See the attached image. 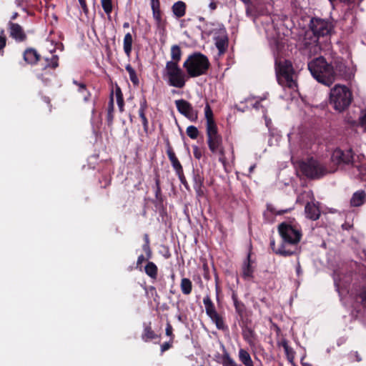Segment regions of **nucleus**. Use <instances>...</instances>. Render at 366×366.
Segmentation results:
<instances>
[{
	"label": "nucleus",
	"mask_w": 366,
	"mask_h": 366,
	"mask_svg": "<svg viewBox=\"0 0 366 366\" xmlns=\"http://www.w3.org/2000/svg\"><path fill=\"white\" fill-rule=\"evenodd\" d=\"M354 154L352 149L342 150L336 149L331 156V161L336 165L350 164L353 163Z\"/></svg>",
	"instance_id": "nucleus-9"
},
{
	"label": "nucleus",
	"mask_w": 366,
	"mask_h": 366,
	"mask_svg": "<svg viewBox=\"0 0 366 366\" xmlns=\"http://www.w3.org/2000/svg\"><path fill=\"white\" fill-rule=\"evenodd\" d=\"M4 30L1 31V35H0V50L4 49L6 46V37L4 35Z\"/></svg>",
	"instance_id": "nucleus-43"
},
{
	"label": "nucleus",
	"mask_w": 366,
	"mask_h": 366,
	"mask_svg": "<svg viewBox=\"0 0 366 366\" xmlns=\"http://www.w3.org/2000/svg\"><path fill=\"white\" fill-rule=\"evenodd\" d=\"M298 167L300 171L305 176L310 178H319L327 173L336 171L335 168L327 170L314 159H310L307 161H301L298 163Z\"/></svg>",
	"instance_id": "nucleus-8"
},
{
	"label": "nucleus",
	"mask_w": 366,
	"mask_h": 366,
	"mask_svg": "<svg viewBox=\"0 0 366 366\" xmlns=\"http://www.w3.org/2000/svg\"><path fill=\"white\" fill-rule=\"evenodd\" d=\"M177 110L192 122H196L198 119V112L194 109L190 103L184 99L175 101Z\"/></svg>",
	"instance_id": "nucleus-10"
},
{
	"label": "nucleus",
	"mask_w": 366,
	"mask_h": 366,
	"mask_svg": "<svg viewBox=\"0 0 366 366\" xmlns=\"http://www.w3.org/2000/svg\"><path fill=\"white\" fill-rule=\"evenodd\" d=\"M24 59L29 64H36L39 59V55L35 49H28L24 53Z\"/></svg>",
	"instance_id": "nucleus-21"
},
{
	"label": "nucleus",
	"mask_w": 366,
	"mask_h": 366,
	"mask_svg": "<svg viewBox=\"0 0 366 366\" xmlns=\"http://www.w3.org/2000/svg\"><path fill=\"white\" fill-rule=\"evenodd\" d=\"M222 365L223 366H239L227 352L222 357Z\"/></svg>",
	"instance_id": "nucleus-30"
},
{
	"label": "nucleus",
	"mask_w": 366,
	"mask_h": 366,
	"mask_svg": "<svg viewBox=\"0 0 366 366\" xmlns=\"http://www.w3.org/2000/svg\"><path fill=\"white\" fill-rule=\"evenodd\" d=\"M172 325H170V323L168 322L167 323V327H166V330H165V332H166V335L167 336H172Z\"/></svg>",
	"instance_id": "nucleus-46"
},
{
	"label": "nucleus",
	"mask_w": 366,
	"mask_h": 366,
	"mask_svg": "<svg viewBox=\"0 0 366 366\" xmlns=\"http://www.w3.org/2000/svg\"><path fill=\"white\" fill-rule=\"evenodd\" d=\"M308 69L313 77L322 84L330 86L335 80V71L332 66L328 64L322 56L310 61Z\"/></svg>",
	"instance_id": "nucleus-2"
},
{
	"label": "nucleus",
	"mask_w": 366,
	"mask_h": 366,
	"mask_svg": "<svg viewBox=\"0 0 366 366\" xmlns=\"http://www.w3.org/2000/svg\"><path fill=\"white\" fill-rule=\"evenodd\" d=\"M172 11L177 18L182 17L185 14L186 5L183 1H179L172 6Z\"/></svg>",
	"instance_id": "nucleus-23"
},
{
	"label": "nucleus",
	"mask_w": 366,
	"mask_h": 366,
	"mask_svg": "<svg viewBox=\"0 0 366 366\" xmlns=\"http://www.w3.org/2000/svg\"><path fill=\"white\" fill-rule=\"evenodd\" d=\"M276 76L280 84L291 89L297 87V76L292 63L287 60L276 61Z\"/></svg>",
	"instance_id": "nucleus-5"
},
{
	"label": "nucleus",
	"mask_w": 366,
	"mask_h": 366,
	"mask_svg": "<svg viewBox=\"0 0 366 366\" xmlns=\"http://www.w3.org/2000/svg\"><path fill=\"white\" fill-rule=\"evenodd\" d=\"M361 122L366 127V114L362 117Z\"/></svg>",
	"instance_id": "nucleus-52"
},
{
	"label": "nucleus",
	"mask_w": 366,
	"mask_h": 366,
	"mask_svg": "<svg viewBox=\"0 0 366 366\" xmlns=\"http://www.w3.org/2000/svg\"><path fill=\"white\" fill-rule=\"evenodd\" d=\"M16 16H17V14H16H16H14L13 15V16H12V19H14L16 17Z\"/></svg>",
	"instance_id": "nucleus-57"
},
{
	"label": "nucleus",
	"mask_w": 366,
	"mask_h": 366,
	"mask_svg": "<svg viewBox=\"0 0 366 366\" xmlns=\"http://www.w3.org/2000/svg\"><path fill=\"white\" fill-rule=\"evenodd\" d=\"M215 154H219V161L223 164L224 167L226 166V164H227V159H226V157H225V154H224V147H222L221 149H219L217 152H216Z\"/></svg>",
	"instance_id": "nucleus-39"
},
{
	"label": "nucleus",
	"mask_w": 366,
	"mask_h": 366,
	"mask_svg": "<svg viewBox=\"0 0 366 366\" xmlns=\"http://www.w3.org/2000/svg\"><path fill=\"white\" fill-rule=\"evenodd\" d=\"M182 56V51L180 47L177 45H173L171 48V58L172 60L168 62L175 63L178 64Z\"/></svg>",
	"instance_id": "nucleus-25"
},
{
	"label": "nucleus",
	"mask_w": 366,
	"mask_h": 366,
	"mask_svg": "<svg viewBox=\"0 0 366 366\" xmlns=\"http://www.w3.org/2000/svg\"><path fill=\"white\" fill-rule=\"evenodd\" d=\"M279 232L286 247L294 248L295 252L296 245L300 242L302 237L300 228L296 225L282 223L279 226Z\"/></svg>",
	"instance_id": "nucleus-7"
},
{
	"label": "nucleus",
	"mask_w": 366,
	"mask_h": 366,
	"mask_svg": "<svg viewBox=\"0 0 366 366\" xmlns=\"http://www.w3.org/2000/svg\"><path fill=\"white\" fill-rule=\"evenodd\" d=\"M232 299L236 310L238 313H242L244 310V305L238 301L237 298L233 295Z\"/></svg>",
	"instance_id": "nucleus-40"
},
{
	"label": "nucleus",
	"mask_w": 366,
	"mask_h": 366,
	"mask_svg": "<svg viewBox=\"0 0 366 366\" xmlns=\"http://www.w3.org/2000/svg\"><path fill=\"white\" fill-rule=\"evenodd\" d=\"M152 13H153V17L154 20L156 21L158 26L162 25V15L159 8H157V5H153Z\"/></svg>",
	"instance_id": "nucleus-34"
},
{
	"label": "nucleus",
	"mask_w": 366,
	"mask_h": 366,
	"mask_svg": "<svg viewBox=\"0 0 366 366\" xmlns=\"http://www.w3.org/2000/svg\"><path fill=\"white\" fill-rule=\"evenodd\" d=\"M203 303L205 307V310H206L207 315L212 320L215 321L218 327H220V326H219L220 322L222 323V320H221L219 315H218V313L217 312L214 305L212 303L210 297L209 296H206L205 297H204Z\"/></svg>",
	"instance_id": "nucleus-12"
},
{
	"label": "nucleus",
	"mask_w": 366,
	"mask_h": 366,
	"mask_svg": "<svg viewBox=\"0 0 366 366\" xmlns=\"http://www.w3.org/2000/svg\"><path fill=\"white\" fill-rule=\"evenodd\" d=\"M208 58L201 54L194 53L189 55L183 64L189 77H197L205 74L209 67Z\"/></svg>",
	"instance_id": "nucleus-3"
},
{
	"label": "nucleus",
	"mask_w": 366,
	"mask_h": 366,
	"mask_svg": "<svg viewBox=\"0 0 366 366\" xmlns=\"http://www.w3.org/2000/svg\"><path fill=\"white\" fill-rule=\"evenodd\" d=\"M144 239H145V244H149V237L147 234H145L144 235Z\"/></svg>",
	"instance_id": "nucleus-53"
},
{
	"label": "nucleus",
	"mask_w": 366,
	"mask_h": 366,
	"mask_svg": "<svg viewBox=\"0 0 366 366\" xmlns=\"http://www.w3.org/2000/svg\"><path fill=\"white\" fill-rule=\"evenodd\" d=\"M310 193H311V192H310V191H309V192H305V194H306L307 196H309V195L310 194Z\"/></svg>",
	"instance_id": "nucleus-58"
},
{
	"label": "nucleus",
	"mask_w": 366,
	"mask_h": 366,
	"mask_svg": "<svg viewBox=\"0 0 366 366\" xmlns=\"http://www.w3.org/2000/svg\"><path fill=\"white\" fill-rule=\"evenodd\" d=\"M254 167H255V165H254V164L252 165V166L249 167V172H252V171L254 170Z\"/></svg>",
	"instance_id": "nucleus-54"
},
{
	"label": "nucleus",
	"mask_w": 366,
	"mask_h": 366,
	"mask_svg": "<svg viewBox=\"0 0 366 366\" xmlns=\"http://www.w3.org/2000/svg\"><path fill=\"white\" fill-rule=\"evenodd\" d=\"M147 108V103L145 99H144L140 103V107L139 111L145 112Z\"/></svg>",
	"instance_id": "nucleus-47"
},
{
	"label": "nucleus",
	"mask_w": 366,
	"mask_h": 366,
	"mask_svg": "<svg viewBox=\"0 0 366 366\" xmlns=\"http://www.w3.org/2000/svg\"><path fill=\"white\" fill-rule=\"evenodd\" d=\"M239 366H241V365H239Z\"/></svg>",
	"instance_id": "nucleus-62"
},
{
	"label": "nucleus",
	"mask_w": 366,
	"mask_h": 366,
	"mask_svg": "<svg viewBox=\"0 0 366 366\" xmlns=\"http://www.w3.org/2000/svg\"><path fill=\"white\" fill-rule=\"evenodd\" d=\"M254 269L251 265L250 254H248L247 260L243 263L242 267V277L246 280H250L253 278Z\"/></svg>",
	"instance_id": "nucleus-17"
},
{
	"label": "nucleus",
	"mask_w": 366,
	"mask_h": 366,
	"mask_svg": "<svg viewBox=\"0 0 366 366\" xmlns=\"http://www.w3.org/2000/svg\"><path fill=\"white\" fill-rule=\"evenodd\" d=\"M145 260L144 256L143 254H141L138 257L137 261V266L139 267L140 264H142V262Z\"/></svg>",
	"instance_id": "nucleus-49"
},
{
	"label": "nucleus",
	"mask_w": 366,
	"mask_h": 366,
	"mask_svg": "<svg viewBox=\"0 0 366 366\" xmlns=\"http://www.w3.org/2000/svg\"><path fill=\"white\" fill-rule=\"evenodd\" d=\"M192 149L194 157L197 159H199L202 156V150L197 146H193Z\"/></svg>",
	"instance_id": "nucleus-42"
},
{
	"label": "nucleus",
	"mask_w": 366,
	"mask_h": 366,
	"mask_svg": "<svg viewBox=\"0 0 366 366\" xmlns=\"http://www.w3.org/2000/svg\"><path fill=\"white\" fill-rule=\"evenodd\" d=\"M197 189H197V192H199V190L200 189V184H198V185H197Z\"/></svg>",
	"instance_id": "nucleus-59"
},
{
	"label": "nucleus",
	"mask_w": 366,
	"mask_h": 366,
	"mask_svg": "<svg viewBox=\"0 0 366 366\" xmlns=\"http://www.w3.org/2000/svg\"><path fill=\"white\" fill-rule=\"evenodd\" d=\"M362 299L364 300L366 299V291L362 294Z\"/></svg>",
	"instance_id": "nucleus-55"
},
{
	"label": "nucleus",
	"mask_w": 366,
	"mask_h": 366,
	"mask_svg": "<svg viewBox=\"0 0 366 366\" xmlns=\"http://www.w3.org/2000/svg\"><path fill=\"white\" fill-rule=\"evenodd\" d=\"M45 60L46 61V64L44 66V68H52L55 69L58 66L59 63V58L56 55H51L50 58L46 57L45 58Z\"/></svg>",
	"instance_id": "nucleus-33"
},
{
	"label": "nucleus",
	"mask_w": 366,
	"mask_h": 366,
	"mask_svg": "<svg viewBox=\"0 0 366 366\" xmlns=\"http://www.w3.org/2000/svg\"><path fill=\"white\" fill-rule=\"evenodd\" d=\"M254 107L255 108H257V109L258 108V107H257V104H255L254 105Z\"/></svg>",
	"instance_id": "nucleus-61"
},
{
	"label": "nucleus",
	"mask_w": 366,
	"mask_h": 366,
	"mask_svg": "<svg viewBox=\"0 0 366 366\" xmlns=\"http://www.w3.org/2000/svg\"><path fill=\"white\" fill-rule=\"evenodd\" d=\"M167 153L168 157L172 163L173 168L176 171L177 174L179 177H181L183 174V169H182V167L179 161L177 158L174 152L171 149H169L167 151Z\"/></svg>",
	"instance_id": "nucleus-18"
},
{
	"label": "nucleus",
	"mask_w": 366,
	"mask_h": 366,
	"mask_svg": "<svg viewBox=\"0 0 366 366\" xmlns=\"http://www.w3.org/2000/svg\"><path fill=\"white\" fill-rule=\"evenodd\" d=\"M164 76L169 86L179 89L184 86L189 78L187 73L185 74L179 64L172 62H167Z\"/></svg>",
	"instance_id": "nucleus-6"
},
{
	"label": "nucleus",
	"mask_w": 366,
	"mask_h": 366,
	"mask_svg": "<svg viewBox=\"0 0 366 366\" xmlns=\"http://www.w3.org/2000/svg\"><path fill=\"white\" fill-rule=\"evenodd\" d=\"M171 347V344L169 343V342H164L162 346H161V351L163 352L166 350H167L168 349H169Z\"/></svg>",
	"instance_id": "nucleus-48"
},
{
	"label": "nucleus",
	"mask_w": 366,
	"mask_h": 366,
	"mask_svg": "<svg viewBox=\"0 0 366 366\" xmlns=\"http://www.w3.org/2000/svg\"><path fill=\"white\" fill-rule=\"evenodd\" d=\"M153 5H154V6H156V5H157V8H159V0H151V6H152V9H153Z\"/></svg>",
	"instance_id": "nucleus-50"
},
{
	"label": "nucleus",
	"mask_w": 366,
	"mask_h": 366,
	"mask_svg": "<svg viewBox=\"0 0 366 366\" xmlns=\"http://www.w3.org/2000/svg\"><path fill=\"white\" fill-rule=\"evenodd\" d=\"M146 274L152 278L155 279L157 275V267L152 262H149L145 266Z\"/></svg>",
	"instance_id": "nucleus-28"
},
{
	"label": "nucleus",
	"mask_w": 366,
	"mask_h": 366,
	"mask_svg": "<svg viewBox=\"0 0 366 366\" xmlns=\"http://www.w3.org/2000/svg\"><path fill=\"white\" fill-rule=\"evenodd\" d=\"M133 37L130 33H127L123 40L124 51L127 57H130L132 51Z\"/></svg>",
	"instance_id": "nucleus-22"
},
{
	"label": "nucleus",
	"mask_w": 366,
	"mask_h": 366,
	"mask_svg": "<svg viewBox=\"0 0 366 366\" xmlns=\"http://www.w3.org/2000/svg\"><path fill=\"white\" fill-rule=\"evenodd\" d=\"M79 2V4L85 14H87L89 12V9L86 3L85 0H78Z\"/></svg>",
	"instance_id": "nucleus-44"
},
{
	"label": "nucleus",
	"mask_w": 366,
	"mask_h": 366,
	"mask_svg": "<svg viewBox=\"0 0 366 366\" xmlns=\"http://www.w3.org/2000/svg\"><path fill=\"white\" fill-rule=\"evenodd\" d=\"M204 117L207 120V131L217 129L214 121L213 112L208 103L206 104L204 107Z\"/></svg>",
	"instance_id": "nucleus-15"
},
{
	"label": "nucleus",
	"mask_w": 366,
	"mask_h": 366,
	"mask_svg": "<svg viewBox=\"0 0 366 366\" xmlns=\"http://www.w3.org/2000/svg\"><path fill=\"white\" fill-rule=\"evenodd\" d=\"M207 143L212 153H216L223 147L222 137L218 134L217 129L207 131Z\"/></svg>",
	"instance_id": "nucleus-11"
},
{
	"label": "nucleus",
	"mask_w": 366,
	"mask_h": 366,
	"mask_svg": "<svg viewBox=\"0 0 366 366\" xmlns=\"http://www.w3.org/2000/svg\"><path fill=\"white\" fill-rule=\"evenodd\" d=\"M340 75L345 79H351L354 77L355 69L354 66H349L345 64H340L338 68Z\"/></svg>",
	"instance_id": "nucleus-19"
},
{
	"label": "nucleus",
	"mask_w": 366,
	"mask_h": 366,
	"mask_svg": "<svg viewBox=\"0 0 366 366\" xmlns=\"http://www.w3.org/2000/svg\"><path fill=\"white\" fill-rule=\"evenodd\" d=\"M238 357L242 363L245 366H254L250 355L245 350L239 349Z\"/></svg>",
	"instance_id": "nucleus-24"
},
{
	"label": "nucleus",
	"mask_w": 366,
	"mask_h": 366,
	"mask_svg": "<svg viewBox=\"0 0 366 366\" xmlns=\"http://www.w3.org/2000/svg\"><path fill=\"white\" fill-rule=\"evenodd\" d=\"M124 28H128L129 26V24L128 22H125L123 25Z\"/></svg>",
	"instance_id": "nucleus-56"
},
{
	"label": "nucleus",
	"mask_w": 366,
	"mask_h": 366,
	"mask_svg": "<svg viewBox=\"0 0 366 366\" xmlns=\"http://www.w3.org/2000/svg\"><path fill=\"white\" fill-rule=\"evenodd\" d=\"M366 201V194L364 191L355 192L350 199V204L353 207H360Z\"/></svg>",
	"instance_id": "nucleus-20"
},
{
	"label": "nucleus",
	"mask_w": 366,
	"mask_h": 366,
	"mask_svg": "<svg viewBox=\"0 0 366 366\" xmlns=\"http://www.w3.org/2000/svg\"><path fill=\"white\" fill-rule=\"evenodd\" d=\"M352 99L351 91L345 85L336 84L330 92V104L337 112L349 107Z\"/></svg>",
	"instance_id": "nucleus-4"
},
{
	"label": "nucleus",
	"mask_w": 366,
	"mask_h": 366,
	"mask_svg": "<svg viewBox=\"0 0 366 366\" xmlns=\"http://www.w3.org/2000/svg\"><path fill=\"white\" fill-rule=\"evenodd\" d=\"M209 7L211 10H214L217 8V4L215 2H211L209 5Z\"/></svg>",
	"instance_id": "nucleus-51"
},
{
	"label": "nucleus",
	"mask_w": 366,
	"mask_h": 366,
	"mask_svg": "<svg viewBox=\"0 0 366 366\" xmlns=\"http://www.w3.org/2000/svg\"><path fill=\"white\" fill-rule=\"evenodd\" d=\"M333 29L332 23L329 21L313 18L310 21V30L307 31L305 36V44L311 46L315 53L320 50L319 46V37L330 35Z\"/></svg>",
	"instance_id": "nucleus-1"
},
{
	"label": "nucleus",
	"mask_w": 366,
	"mask_h": 366,
	"mask_svg": "<svg viewBox=\"0 0 366 366\" xmlns=\"http://www.w3.org/2000/svg\"><path fill=\"white\" fill-rule=\"evenodd\" d=\"M73 83L78 86V92L82 94L84 102H88L91 94L87 91L86 85L84 83H79L76 80H74Z\"/></svg>",
	"instance_id": "nucleus-27"
},
{
	"label": "nucleus",
	"mask_w": 366,
	"mask_h": 366,
	"mask_svg": "<svg viewBox=\"0 0 366 366\" xmlns=\"http://www.w3.org/2000/svg\"><path fill=\"white\" fill-rule=\"evenodd\" d=\"M297 273H299V272H300V267H298L297 268Z\"/></svg>",
	"instance_id": "nucleus-60"
},
{
	"label": "nucleus",
	"mask_w": 366,
	"mask_h": 366,
	"mask_svg": "<svg viewBox=\"0 0 366 366\" xmlns=\"http://www.w3.org/2000/svg\"><path fill=\"white\" fill-rule=\"evenodd\" d=\"M186 132L188 137H189L192 139H197L199 135V131L197 128L192 125L189 126L187 128Z\"/></svg>",
	"instance_id": "nucleus-36"
},
{
	"label": "nucleus",
	"mask_w": 366,
	"mask_h": 366,
	"mask_svg": "<svg viewBox=\"0 0 366 366\" xmlns=\"http://www.w3.org/2000/svg\"><path fill=\"white\" fill-rule=\"evenodd\" d=\"M305 214L307 217L312 220H316L319 218L320 212L318 206L316 204L313 202H309L305 206Z\"/></svg>",
	"instance_id": "nucleus-16"
},
{
	"label": "nucleus",
	"mask_w": 366,
	"mask_h": 366,
	"mask_svg": "<svg viewBox=\"0 0 366 366\" xmlns=\"http://www.w3.org/2000/svg\"><path fill=\"white\" fill-rule=\"evenodd\" d=\"M144 113H145V112L139 111V115L142 119L144 130L145 132H147L148 128H149V122H148V120H147Z\"/></svg>",
	"instance_id": "nucleus-38"
},
{
	"label": "nucleus",
	"mask_w": 366,
	"mask_h": 366,
	"mask_svg": "<svg viewBox=\"0 0 366 366\" xmlns=\"http://www.w3.org/2000/svg\"><path fill=\"white\" fill-rule=\"evenodd\" d=\"M101 3L104 12L109 14L112 11V0H102Z\"/></svg>",
	"instance_id": "nucleus-37"
},
{
	"label": "nucleus",
	"mask_w": 366,
	"mask_h": 366,
	"mask_svg": "<svg viewBox=\"0 0 366 366\" xmlns=\"http://www.w3.org/2000/svg\"><path fill=\"white\" fill-rule=\"evenodd\" d=\"M142 249L143 250L146 252L147 254V256L148 258H150L151 256H152V251H151V249L149 247V244H144L143 246H142Z\"/></svg>",
	"instance_id": "nucleus-45"
},
{
	"label": "nucleus",
	"mask_w": 366,
	"mask_h": 366,
	"mask_svg": "<svg viewBox=\"0 0 366 366\" xmlns=\"http://www.w3.org/2000/svg\"><path fill=\"white\" fill-rule=\"evenodd\" d=\"M9 29L10 36L17 41H23L26 36L23 28L18 24L9 22Z\"/></svg>",
	"instance_id": "nucleus-13"
},
{
	"label": "nucleus",
	"mask_w": 366,
	"mask_h": 366,
	"mask_svg": "<svg viewBox=\"0 0 366 366\" xmlns=\"http://www.w3.org/2000/svg\"><path fill=\"white\" fill-rule=\"evenodd\" d=\"M157 335L153 332L151 327L147 326L144 327V332L142 335V338L144 341L147 342L148 340L155 339Z\"/></svg>",
	"instance_id": "nucleus-29"
},
{
	"label": "nucleus",
	"mask_w": 366,
	"mask_h": 366,
	"mask_svg": "<svg viewBox=\"0 0 366 366\" xmlns=\"http://www.w3.org/2000/svg\"><path fill=\"white\" fill-rule=\"evenodd\" d=\"M114 111V99L112 97L109 103V108H108V119L109 122L112 121V112Z\"/></svg>",
	"instance_id": "nucleus-41"
},
{
	"label": "nucleus",
	"mask_w": 366,
	"mask_h": 366,
	"mask_svg": "<svg viewBox=\"0 0 366 366\" xmlns=\"http://www.w3.org/2000/svg\"><path fill=\"white\" fill-rule=\"evenodd\" d=\"M115 94H116V98H117V103L118 104L119 110L121 112H122L124 110V99H123L121 89L119 88H117L116 89Z\"/></svg>",
	"instance_id": "nucleus-35"
},
{
	"label": "nucleus",
	"mask_w": 366,
	"mask_h": 366,
	"mask_svg": "<svg viewBox=\"0 0 366 366\" xmlns=\"http://www.w3.org/2000/svg\"><path fill=\"white\" fill-rule=\"evenodd\" d=\"M180 288L184 295H189L192 290V283L188 278H182L180 283Z\"/></svg>",
	"instance_id": "nucleus-26"
},
{
	"label": "nucleus",
	"mask_w": 366,
	"mask_h": 366,
	"mask_svg": "<svg viewBox=\"0 0 366 366\" xmlns=\"http://www.w3.org/2000/svg\"><path fill=\"white\" fill-rule=\"evenodd\" d=\"M270 247L274 253L282 256H290L295 253L294 248H287L283 242L280 246L276 247L273 239L270 241Z\"/></svg>",
	"instance_id": "nucleus-14"
},
{
	"label": "nucleus",
	"mask_w": 366,
	"mask_h": 366,
	"mask_svg": "<svg viewBox=\"0 0 366 366\" xmlns=\"http://www.w3.org/2000/svg\"><path fill=\"white\" fill-rule=\"evenodd\" d=\"M216 46L220 54L224 53L227 48V40L225 38H218L215 42Z\"/></svg>",
	"instance_id": "nucleus-31"
},
{
	"label": "nucleus",
	"mask_w": 366,
	"mask_h": 366,
	"mask_svg": "<svg viewBox=\"0 0 366 366\" xmlns=\"http://www.w3.org/2000/svg\"><path fill=\"white\" fill-rule=\"evenodd\" d=\"M125 69L127 71V72L129 73V79H130L131 81L134 85H138L139 81V79L137 77L135 70L132 68V66L130 64L126 65Z\"/></svg>",
	"instance_id": "nucleus-32"
}]
</instances>
